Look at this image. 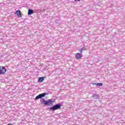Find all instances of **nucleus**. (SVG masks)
Returning <instances> with one entry per match:
<instances>
[{
	"mask_svg": "<svg viewBox=\"0 0 125 125\" xmlns=\"http://www.w3.org/2000/svg\"><path fill=\"white\" fill-rule=\"evenodd\" d=\"M62 105L61 104H56L53 106H51L49 109L50 111H56V110H59V109H61V106Z\"/></svg>",
	"mask_w": 125,
	"mask_h": 125,
	"instance_id": "f257e3e1",
	"label": "nucleus"
},
{
	"mask_svg": "<svg viewBox=\"0 0 125 125\" xmlns=\"http://www.w3.org/2000/svg\"><path fill=\"white\" fill-rule=\"evenodd\" d=\"M53 100L52 99H49L47 101L44 100V99H43V104H44L45 105H48L50 106L51 104H53Z\"/></svg>",
	"mask_w": 125,
	"mask_h": 125,
	"instance_id": "f03ea898",
	"label": "nucleus"
},
{
	"mask_svg": "<svg viewBox=\"0 0 125 125\" xmlns=\"http://www.w3.org/2000/svg\"><path fill=\"white\" fill-rule=\"evenodd\" d=\"M48 94V93H43L42 94H40L39 95H38L37 96H36V97L35 99V100H38V99H42V97H44V96H45V95H47Z\"/></svg>",
	"mask_w": 125,
	"mask_h": 125,
	"instance_id": "7ed1b4c3",
	"label": "nucleus"
},
{
	"mask_svg": "<svg viewBox=\"0 0 125 125\" xmlns=\"http://www.w3.org/2000/svg\"><path fill=\"white\" fill-rule=\"evenodd\" d=\"M6 72V68L3 66H0V75H4Z\"/></svg>",
	"mask_w": 125,
	"mask_h": 125,
	"instance_id": "20e7f679",
	"label": "nucleus"
},
{
	"mask_svg": "<svg viewBox=\"0 0 125 125\" xmlns=\"http://www.w3.org/2000/svg\"><path fill=\"white\" fill-rule=\"evenodd\" d=\"M16 14H17L18 17H22V15L21 14V11L20 10L16 11Z\"/></svg>",
	"mask_w": 125,
	"mask_h": 125,
	"instance_id": "39448f33",
	"label": "nucleus"
},
{
	"mask_svg": "<svg viewBox=\"0 0 125 125\" xmlns=\"http://www.w3.org/2000/svg\"><path fill=\"white\" fill-rule=\"evenodd\" d=\"M75 57L77 58V59H81L82 58V54H81L79 53H78L76 54Z\"/></svg>",
	"mask_w": 125,
	"mask_h": 125,
	"instance_id": "423d86ee",
	"label": "nucleus"
},
{
	"mask_svg": "<svg viewBox=\"0 0 125 125\" xmlns=\"http://www.w3.org/2000/svg\"><path fill=\"white\" fill-rule=\"evenodd\" d=\"M45 79L44 77H39L38 79V82L39 83H42L43 82V80Z\"/></svg>",
	"mask_w": 125,
	"mask_h": 125,
	"instance_id": "0eeeda50",
	"label": "nucleus"
},
{
	"mask_svg": "<svg viewBox=\"0 0 125 125\" xmlns=\"http://www.w3.org/2000/svg\"><path fill=\"white\" fill-rule=\"evenodd\" d=\"M34 13V11L32 9H28V14L29 15H31V14H33Z\"/></svg>",
	"mask_w": 125,
	"mask_h": 125,
	"instance_id": "6e6552de",
	"label": "nucleus"
},
{
	"mask_svg": "<svg viewBox=\"0 0 125 125\" xmlns=\"http://www.w3.org/2000/svg\"><path fill=\"white\" fill-rule=\"evenodd\" d=\"M83 50H85V47L84 46H83V48L80 49L79 50V51H80V53H83Z\"/></svg>",
	"mask_w": 125,
	"mask_h": 125,
	"instance_id": "1a4fd4ad",
	"label": "nucleus"
},
{
	"mask_svg": "<svg viewBox=\"0 0 125 125\" xmlns=\"http://www.w3.org/2000/svg\"><path fill=\"white\" fill-rule=\"evenodd\" d=\"M94 84H97V85H98L99 86H102L103 85V84L102 83H98L96 84V83H95Z\"/></svg>",
	"mask_w": 125,
	"mask_h": 125,
	"instance_id": "9d476101",
	"label": "nucleus"
},
{
	"mask_svg": "<svg viewBox=\"0 0 125 125\" xmlns=\"http://www.w3.org/2000/svg\"><path fill=\"white\" fill-rule=\"evenodd\" d=\"M75 0V1H81L82 0Z\"/></svg>",
	"mask_w": 125,
	"mask_h": 125,
	"instance_id": "9b49d317",
	"label": "nucleus"
},
{
	"mask_svg": "<svg viewBox=\"0 0 125 125\" xmlns=\"http://www.w3.org/2000/svg\"><path fill=\"white\" fill-rule=\"evenodd\" d=\"M7 125H12L11 124H7Z\"/></svg>",
	"mask_w": 125,
	"mask_h": 125,
	"instance_id": "f8f14e48",
	"label": "nucleus"
}]
</instances>
